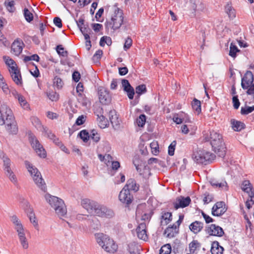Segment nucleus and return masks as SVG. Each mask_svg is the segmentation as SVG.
Returning a JSON list of instances; mask_svg holds the SVG:
<instances>
[{
	"instance_id": "nucleus-50",
	"label": "nucleus",
	"mask_w": 254,
	"mask_h": 254,
	"mask_svg": "<svg viewBox=\"0 0 254 254\" xmlns=\"http://www.w3.org/2000/svg\"><path fill=\"white\" fill-rule=\"evenodd\" d=\"M47 96L49 99L52 101H57L59 99V95L55 91L47 93Z\"/></svg>"
},
{
	"instance_id": "nucleus-52",
	"label": "nucleus",
	"mask_w": 254,
	"mask_h": 254,
	"mask_svg": "<svg viewBox=\"0 0 254 254\" xmlns=\"http://www.w3.org/2000/svg\"><path fill=\"white\" fill-rule=\"evenodd\" d=\"M27 215L30 219V222L33 223L34 226L37 225V223L36 221V218L35 217V215L32 209H30L29 210Z\"/></svg>"
},
{
	"instance_id": "nucleus-25",
	"label": "nucleus",
	"mask_w": 254,
	"mask_h": 254,
	"mask_svg": "<svg viewBox=\"0 0 254 254\" xmlns=\"http://www.w3.org/2000/svg\"><path fill=\"white\" fill-rule=\"evenodd\" d=\"M11 93L14 98L17 99L20 106L23 109H28L29 108V104L24 96L19 94L16 90L12 91Z\"/></svg>"
},
{
	"instance_id": "nucleus-11",
	"label": "nucleus",
	"mask_w": 254,
	"mask_h": 254,
	"mask_svg": "<svg viewBox=\"0 0 254 254\" xmlns=\"http://www.w3.org/2000/svg\"><path fill=\"white\" fill-rule=\"evenodd\" d=\"M91 214L101 217H111L113 216V211L96 202Z\"/></svg>"
},
{
	"instance_id": "nucleus-13",
	"label": "nucleus",
	"mask_w": 254,
	"mask_h": 254,
	"mask_svg": "<svg viewBox=\"0 0 254 254\" xmlns=\"http://www.w3.org/2000/svg\"><path fill=\"white\" fill-rule=\"evenodd\" d=\"M98 96L101 103L108 105L111 102V96L109 91L106 88L100 86L98 88Z\"/></svg>"
},
{
	"instance_id": "nucleus-30",
	"label": "nucleus",
	"mask_w": 254,
	"mask_h": 254,
	"mask_svg": "<svg viewBox=\"0 0 254 254\" xmlns=\"http://www.w3.org/2000/svg\"><path fill=\"white\" fill-rule=\"evenodd\" d=\"M223 248L219 245L217 241L212 243L211 249L212 254H223Z\"/></svg>"
},
{
	"instance_id": "nucleus-48",
	"label": "nucleus",
	"mask_w": 254,
	"mask_h": 254,
	"mask_svg": "<svg viewBox=\"0 0 254 254\" xmlns=\"http://www.w3.org/2000/svg\"><path fill=\"white\" fill-rule=\"evenodd\" d=\"M56 50L57 53L60 56L63 57H67L68 55V52L66 51H64V48L62 47V45H58L57 46Z\"/></svg>"
},
{
	"instance_id": "nucleus-24",
	"label": "nucleus",
	"mask_w": 254,
	"mask_h": 254,
	"mask_svg": "<svg viewBox=\"0 0 254 254\" xmlns=\"http://www.w3.org/2000/svg\"><path fill=\"white\" fill-rule=\"evenodd\" d=\"M241 188L242 190L249 195L250 198H254V190L249 181H244Z\"/></svg>"
},
{
	"instance_id": "nucleus-63",
	"label": "nucleus",
	"mask_w": 254,
	"mask_h": 254,
	"mask_svg": "<svg viewBox=\"0 0 254 254\" xmlns=\"http://www.w3.org/2000/svg\"><path fill=\"white\" fill-rule=\"evenodd\" d=\"M54 23L55 25L59 28H61L62 27V20L58 17L54 18Z\"/></svg>"
},
{
	"instance_id": "nucleus-2",
	"label": "nucleus",
	"mask_w": 254,
	"mask_h": 254,
	"mask_svg": "<svg viewBox=\"0 0 254 254\" xmlns=\"http://www.w3.org/2000/svg\"><path fill=\"white\" fill-rule=\"evenodd\" d=\"M206 140L209 141L213 151L218 156L224 157L226 154V148L223 139L222 135L217 131H210L209 135Z\"/></svg>"
},
{
	"instance_id": "nucleus-61",
	"label": "nucleus",
	"mask_w": 254,
	"mask_h": 254,
	"mask_svg": "<svg viewBox=\"0 0 254 254\" xmlns=\"http://www.w3.org/2000/svg\"><path fill=\"white\" fill-rule=\"evenodd\" d=\"M173 121L177 124H180L183 123V119L181 117V115H175L173 118Z\"/></svg>"
},
{
	"instance_id": "nucleus-57",
	"label": "nucleus",
	"mask_w": 254,
	"mask_h": 254,
	"mask_svg": "<svg viewBox=\"0 0 254 254\" xmlns=\"http://www.w3.org/2000/svg\"><path fill=\"white\" fill-rule=\"evenodd\" d=\"M232 103L234 109H238L240 105V101L238 99V96H234L232 98Z\"/></svg>"
},
{
	"instance_id": "nucleus-33",
	"label": "nucleus",
	"mask_w": 254,
	"mask_h": 254,
	"mask_svg": "<svg viewBox=\"0 0 254 254\" xmlns=\"http://www.w3.org/2000/svg\"><path fill=\"white\" fill-rule=\"evenodd\" d=\"M162 220L161 223L162 225H167L172 220V213L170 212H165L161 216Z\"/></svg>"
},
{
	"instance_id": "nucleus-4",
	"label": "nucleus",
	"mask_w": 254,
	"mask_h": 254,
	"mask_svg": "<svg viewBox=\"0 0 254 254\" xmlns=\"http://www.w3.org/2000/svg\"><path fill=\"white\" fill-rule=\"evenodd\" d=\"M97 243L107 252L114 253L117 251L118 246L110 237L103 233L95 235Z\"/></svg>"
},
{
	"instance_id": "nucleus-55",
	"label": "nucleus",
	"mask_w": 254,
	"mask_h": 254,
	"mask_svg": "<svg viewBox=\"0 0 254 254\" xmlns=\"http://www.w3.org/2000/svg\"><path fill=\"white\" fill-rule=\"evenodd\" d=\"M176 145V141H173L168 147V154L170 156L174 154L175 146Z\"/></svg>"
},
{
	"instance_id": "nucleus-46",
	"label": "nucleus",
	"mask_w": 254,
	"mask_h": 254,
	"mask_svg": "<svg viewBox=\"0 0 254 254\" xmlns=\"http://www.w3.org/2000/svg\"><path fill=\"white\" fill-rule=\"evenodd\" d=\"M24 15L27 22H30L33 19V14L27 8H24Z\"/></svg>"
},
{
	"instance_id": "nucleus-44",
	"label": "nucleus",
	"mask_w": 254,
	"mask_h": 254,
	"mask_svg": "<svg viewBox=\"0 0 254 254\" xmlns=\"http://www.w3.org/2000/svg\"><path fill=\"white\" fill-rule=\"evenodd\" d=\"M254 111V106L252 107H249L246 106L245 107H242L241 109V113L242 115H248Z\"/></svg>"
},
{
	"instance_id": "nucleus-40",
	"label": "nucleus",
	"mask_w": 254,
	"mask_h": 254,
	"mask_svg": "<svg viewBox=\"0 0 254 254\" xmlns=\"http://www.w3.org/2000/svg\"><path fill=\"white\" fill-rule=\"evenodd\" d=\"M171 250V246L169 244L164 245L161 248L159 254H170Z\"/></svg>"
},
{
	"instance_id": "nucleus-18",
	"label": "nucleus",
	"mask_w": 254,
	"mask_h": 254,
	"mask_svg": "<svg viewBox=\"0 0 254 254\" xmlns=\"http://www.w3.org/2000/svg\"><path fill=\"white\" fill-rule=\"evenodd\" d=\"M191 201L190 198L189 196L185 197L180 196L177 198L175 202H174V208L178 209L179 208H184L188 206Z\"/></svg>"
},
{
	"instance_id": "nucleus-45",
	"label": "nucleus",
	"mask_w": 254,
	"mask_h": 254,
	"mask_svg": "<svg viewBox=\"0 0 254 254\" xmlns=\"http://www.w3.org/2000/svg\"><path fill=\"white\" fill-rule=\"evenodd\" d=\"M105 44H106L107 45H111L112 40L109 37L103 36L101 38L100 41V45L103 47L105 46Z\"/></svg>"
},
{
	"instance_id": "nucleus-19",
	"label": "nucleus",
	"mask_w": 254,
	"mask_h": 254,
	"mask_svg": "<svg viewBox=\"0 0 254 254\" xmlns=\"http://www.w3.org/2000/svg\"><path fill=\"white\" fill-rule=\"evenodd\" d=\"M146 228V224L144 223H141L139 224L136 229L137 237L139 239L145 241H147L148 239V236Z\"/></svg>"
},
{
	"instance_id": "nucleus-23",
	"label": "nucleus",
	"mask_w": 254,
	"mask_h": 254,
	"mask_svg": "<svg viewBox=\"0 0 254 254\" xmlns=\"http://www.w3.org/2000/svg\"><path fill=\"white\" fill-rule=\"evenodd\" d=\"M45 197L47 202L49 203L54 210L59 206V202H60V200H63L58 197L53 196L49 194H46Z\"/></svg>"
},
{
	"instance_id": "nucleus-54",
	"label": "nucleus",
	"mask_w": 254,
	"mask_h": 254,
	"mask_svg": "<svg viewBox=\"0 0 254 254\" xmlns=\"http://www.w3.org/2000/svg\"><path fill=\"white\" fill-rule=\"evenodd\" d=\"M211 184L212 186L216 188L218 187L222 188L223 187H226L227 186V183L225 181L220 183L217 181H212Z\"/></svg>"
},
{
	"instance_id": "nucleus-32",
	"label": "nucleus",
	"mask_w": 254,
	"mask_h": 254,
	"mask_svg": "<svg viewBox=\"0 0 254 254\" xmlns=\"http://www.w3.org/2000/svg\"><path fill=\"white\" fill-rule=\"evenodd\" d=\"M232 127L236 131H239L245 128V124L241 122L231 120Z\"/></svg>"
},
{
	"instance_id": "nucleus-7",
	"label": "nucleus",
	"mask_w": 254,
	"mask_h": 254,
	"mask_svg": "<svg viewBox=\"0 0 254 254\" xmlns=\"http://www.w3.org/2000/svg\"><path fill=\"white\" fill-rule=\"evenodd\" d=\"M3 59L5 64L9 67V71L13 81L17 85H21L22 81L20 71L15 62L8 56H4Z\"/></svg>"
},
{
	"instance_id": "nucleus-35",
	"label": "nucleus",
	"mask_w": 254,
	"mask_h": 254,
	"mask_svg": "<svg viewBox=\"0 0 254 254\" xmlns=\"http://www.w3.org/2000/svg\"><path fill=\"white\" fill-rule=\"evenodd\" d=\"M225 12L227 14L229 17L230 19H233L236 17V11L232 7V6L228 4L225 6Z\"/></svg>"
},
{
	"instance_id": "nucleus-5",
	"label": "nucleus",
	"mask_w": 254,
	"mask_h": 254,
	"mask_svg": "<svg viewBox=\"0 0 254 254\" xmlns=\"http://www.w3.org/2000/svg\"><path fill=\"white\" fill-rule=\"evenodd\" d=\"M24 164L35 184L42 190L45 191L46 190V185L44 180L42 177L40 172L29 161H25Z\"/></svg>"
},
{
	"instance_id": "nucleus-36",
	"label": "nucleus",
	"mask_w": 254,
	"mask_h": 254,
	"mask_svg": "<svg viewBox=\"0 0 254 254\" xmlns=\"http://www.w3.org/2000/svg\"><path fill=\"white\" fill-rule=\"evenodd\" d=\"M97 120L101 128H105L108 127V121L103 115H100V117H97Z\"/></svg>"
},
{
	"instance_id": "nucleus-41",
	"label": "nucleus",
	"mask_w": 254,
	"mask_h": 254,
	"mask_svg": "<svg viewBox=\"0 0 254 254\" xmlns=\"http://www.w3.org/2000/svg\"><path fill=\"white\" fill-rule=\"evenodd\" d=\"M146 116L144 114L140 115L136 119V124L139 127H143L146 122Z\"/></svg>"
},
{
	"instance_id": "nucleus-53",
	"label": "nucleus",
	"mask_w": 254,
	"mask_h": 254,
	"mask_svg": "<svg viewBox=\"0 0 254 254\" xmlns=\"http://www.w3.org/2000/svg\"><path fill=\"white\" fill-rule=\"evenodd\" d=\"M39 57L37 54H34L30 56H25L24 58V61L27 62L30 61H35L38 62L39 60Z\"/></svg>"
},
{
	"instance_id": "nucleus-15",
	"label": "nucleus",
	"mask_w": 254,
	"mask_h": 254,
	"mask_svg": "<svg viewBox=\"0 0 254 254\" xmlns=\"http://www.w3.org/2000/svg\"><path fill=\"white\" fill-rule=\"evenodd\" d=\"M119 198L122 203L129 205L132 202L133 197L129 190L124 187L119 193Z\"/></svg>"
},
{
	"instance_id": "nucleus-12",
	"label": "nucleus",
	"mask_w": 254,
	"mask_h": 254,
	"mask_svg": "<svg viewBox=\"0 0 254 254\" xmlns=\"http://www.w3.org/2000/svg\"><path fill=\"white\" fill-rule=\"evenodd\" d=\"M139 163L140 160L138 157H136L133 159V163L140 175L144 178H148L150 175L149 167L147 165H143Z\"/></svg>"
},
{
	"instance_id": "nucleus-14",
	"label": "nucleus",
	"mask_w": 254,
	"mask_h": 254,
	"mask_svg": "<svg viewBox=\"0 0 254 254\" xmlns=\"http://www.w3.org/2000/svg\"><path fill=\"white\" fill-rule=\"evenodd\" d=\"M205 231L209 235L213 236L220 237L224 234L223 229L215 224H211L207 226L206 227Z\"/></svg>"
},
{
	"instance_id": "nucleus-34",
	"label": "nucleus",
	"mask_w": 254,
	"mask_h": 254,
	"mask_svg": "<svg viewBox=\"0 0 254 254\" xmlns=\"http://www.w3.org/2000/svg\"><path fill=\"white\" fill-rule=\"evenodd\" d=\"M109 117L110 121L112 124L113 126L114 125H118V117H117V115L116 112L114 110H111L109 113Z\"/></svg>"
},
{
	"instance_id": "nucleus-58",
	"label": "nucleus",
	"mask_w": 254,
	"mask_h": 254,
	"mask_svg": "<svg viewBox=\"0 0 254 254\" xmlns=\"http://www.w3.org/2000/svg\"><path fill=\"white\" fill-rule=\"evenodd\" d=\"M6 8L10 12H13L14 10V5L15 4L14 1L11 0L7 2H5Z\"/></svg>"
},
{
	"instance_id": "nucleus-42",
	"label": "nucleus",
	"mask_w": 254,
	"mask_h": 254,
	"mask_svg": "<svg viewBox=\"0 0 254 254\" xmlns=\"http://www.w3.org/2000/svg\"><path fill=\"white\" fill-rule=\"evenodd\" d=\"M192 107L197 113L201 112V103L200 102L194 99L192 102Z\"/></svg>"
},
{
	"instance_id": "nucleus-8",
	"label": "nucleus",
	"mask_w": 254,
	"mask_h": 254,
	"mask_svg": "<svg viewBox=\"0 0 254 254\" xmlns=\"http://www.w3.org/2000/svg\"><path fill=\"white\" fill-rule=\"evenodd\" d=\"M215 155L204 150H199L194 152L192 158L197 163L206 164L211 162L215 158Z\"/></svg>"
},
{
	"instance_id": "nucleus-10",
	"label": "nucleus",
	"mask_w": 254,
	"mask_h": 254,
	"mask_svg": "<svg viewBox=\"0 0 254 254\" xmlns=\"http://www.w3.org/2000/svg\"><path fill=\"white\" fill-rule=\"evenodd\" d=\"M29 140L33 149L37 154L41 158L46 157V151L36 136L32 133L29 134Z\"/></svg>"
},
{
	"instance_id": "nucleus-62",
	"label": "nucleus",
	"mask_w": 254,
	"mask_h": 254,
	"mask_svg": "<svg viewBox=\"0 0 254 254\" xmlns=\"http://www.w3.org/2000/svg\"><path fill=\"white\" fill-rule=\"evenodd\" d=\"M131 45H132V40L131 38L128 37L125 41V43L124 44V49L125 50L128 49L131 47Z\"/></svg>"
},
{
	"instance_id": "nucleus-59",
	"label": "nucleus",
	"mask_w": 254,
	"mask_h": 254,
	"mask_svg": "<svg viewBox=\"0 0 254 254\" xmlns=\"http://www.w3.org/2000/svg\"><path fill=\"white\" fill-rule=\"evenodd\" d=\"M102 54L103 52L102 50L97 51L93 56V60L95 62L98 61V60L101 58Z\"/></svg>"
},
{
	"instance_id": "nucleus-20",
	"label": "nucleus",
	"mask_w": 254,
	"mask_h": 254,
	"mask_svg": "<svg viewBox=\"0 0 254 254\" xmlns=\"http://www.w3.org/2000/svg\"><path fill=\"white\" fill-rule=\"evenodd\" d=\"M23 46L24 43L21 40H15L11 45V53L15 56H19L22 51Z\"/></svg>"
},
{
	"instance_id": "nucleus-29",
	"label": "nucleus",
	"mask_w": 254,
	"mask_h": 254,
	"mask_svg": "<svg viewBox=\"0 0 254 254\" xmlns=\"http://www.w3.org/2000/svg\"><path fill=\"white\" fill-rule=\"evenodd\" d=\"M129 191L130 190L137 191L139 189V186L136 184L135 181L133 179H130L127 180L126 185L124 187Z\"/></svg>"
},
{
	"instance_id": "nucleus-17",
	"label": "nucleus",
	"mask_w": 254,
	"mask_h": 254,
	"mask_svg": "<svg viewBox=\"0 0 254 254\" xmlns=\"http://www.w3.org/2000/svg\"><path fill=\"white\" fill-rule=\"evenodd\" d=\"M254 81V76L251 71H247L242 78L241 86L243 89H246L251 86Z\"/></svg>"
},
{
	"instance_id": "nucleus-47",
	"label": "nucleus",
	"mask_w": 254,
	"mask_h": 254,
	"mask_svg": "<svg viewBox=\"0 0 254 254\" xmlns=\"http://www.w3.org/2000/svg\"><path fill=\"white\" fill-rule=\"evenodd\" d=\"M199 247V243L195 240L192 241L189 245L190 251V253H194L197 248Z\"/></svg>"
},
{
	"instance_id": "nucleus-21",
	"label": "nucleus",
	"mask_w": 254,
	"mask_h": 254,
	"mask_svg": "<svg viewBox=\"0 0 254 254\" xmlns=\"http://www.w3.org/2000/svg\"><path fill=\"white\" fill-rule=\"evenodd\" d=\"M59 205L54 210L57 215L60 218L65 216L67 214L66 206L64 200H60L59 202Z\"/></svg>"
},
{
	"instance_id": "nucleus-31",
	"label": "nucleus",
	"mask_w": 254,
	"mask_h": 254,
	"mask_svg": "<svg viewBox=\"0 0 254 254\" xmlns=\"http://www.w3.org/2000/svg\"><path fill=\"white\" fill-rule=\"evenodd\" d=\"M0 88L1 89L4 94L6 95L9 94L10 92L8 85L1 74L0 75Z\"/></svg>"
},
{
	"instance_id": "nucleus-39",
	"label": "nucleus",
	"mask_w": 254,
	"mask_h": 254,
	"mask_svg": "<svg viewBox=\"0 0 254 254\" xmlns=\"http://www.w3.org/2000/svg\"><path fill=\"white\" fill-rule=\"evenodd\" d=\"M239 52L240 50L238 49L237 47L232 43L230 46L229 56L235 58L236 57V53Z\"/></svg>"
},
{
	"instance_id": "nucleus-38",
	"label": "nucleus",
	"mask_w": 254,
	"mask_h": 254,
	"mask_svg": "<svg viewBox=\"0 0 254 254\" xmlns=\"http://www.w3.org/2000/svg\"><path fill=\"white\" fill-rule=\"evenodd\" d=\"M64 85V82L61 78L58 76L55 77L53 79V86L57 89H61Z\"/></svg>"
},
{
	"instance_id": "nucleus-51",
	"label": "nucleus",
	"mask_w": 254,
	"mask_h": 254,
	"mask_svg": "<svg viewBox=\"0 0 254 254\" xmlns=\"http://www.w3.org/2000/svg\"><path fill=\"white\" fill-rule=\"evenodd\" d=\"M90 137L93 141L96 142H98L100 139V135L95 130H92L91 131Z\"/></svg>"
},
{
	"instance_id": "nucleus-64",
	"label": "nucleus",
	"mask_w": 254,
	"mask_h": 254,
	"mask_svg": "<svg viewBox=\"0 0 254 254\" xmlns=\"http://www.w3.org/2000/svg\"><path fill=\"white\" fill-rule=\"evenodd\" d=\"M247 89V93L248 95H252L254 98V83L250 86Z\"/></svg>"
},
{
	"instance_id": "nucleus-6",
	"label": "nucleus",
	"mask_w": 254,
	"mask_h": 254,
	"mask_svg": "<svg viewBox=\"0 0 254 254\" xmlns=\"http://www.w3.org/2000/svg\"><path fill=\"white\" fill-rule=\"evenodd\" d=\"M3 161V169L5 176L15 186L18 185V179L11 169L12 162L10 159L3 153L0 155Z\"/></svg>"
},
{
	"instance_id": "nucleus-9",
	"label": "nucleus",
	"mask_w": 254,
	"mask_h": 254,
	"mask_svg": "<svg viewBox=\"0 0 254 254\" xmlns=\"http://www.w3.org/2000/svg\"><path fill=\"white\" fill-rule=\"evenodd\" d=\"M124 17L122 10L116 8L111 20L107 22V26L114 30L119 29L123 23Z\"/></svg>"
},
{
	"instance_id": "nucleus-60",
	"label": "nucleus",
	"mask_w": 254,
	"mask_h": 254,
	"mask_svg": "<svg viewBox=\"0 0 254 254\" xmlns=\"http://www.w3.org/2000/svg\"><path fill=\"white\" fill-rule=\"evenodd\" d=\"M212 199L213 197L212 195L209 193H205L203 201L204 204H208L212 200Z\"/></svg>"
},
{
	"instance_id": "nucleus-1",
	"label": "nucleus",
	"mask_w": 254,
	"mask_h": 254,
	"mask_svg": "<svg viewBox=\"0 0 254 254\" xmlns=\"http://www.w3.org/2000/svg\"><path fill=\"white\" fill-rule=\"evenodd\" d=\"M0 125H5L6 130L12 134H16L18 132V126L13 113L5 104L0 106Z\"/></svg>"
},
{
	"instance_id": "nucleus-26",
	"label": "nucleus",
	"mask_w": 254,
	"mask_h": 254,
	"mask_svg": "<svg viewBox=\"0 0 254 254\" xmlns=\"http://www.w3.org/2000/svg\"><path fill=\"white\" fill-rule=\"evenodd\" d=\"M96 202L88 198H83L81 200V205L88 213L91 214Z\"/></svg>"
},
{
	"instance_id": "nucleus-37",
	"label": "nucleus",
	"mask_w": 254,
	"mask_h": 254,
	"mask_svg": "<svg viewBox=\"0 0 254 254\" xmlns=\"http://www.w3.org/2000/svg\"><path fill=\"white\" fill-rule=\"evenodd\" d=\"M98 156L101 161L104 162L107 165L108 163L112 162L113 159L112 157L110 154H105V155L98 154Z\"/></svg>"
},
{
	"instance_id": "nucleus-56",
	"label": "nucleus",
	"mask_w": 254,
	"mask_h": 254,
	"mask_svg": "<svg viewBox=\"0 0 254 254\" xmlns=\"http://www.w3.org/2000/svg\"><path fill=\"white\" fill-rule=\"evenodd\" d=\"M150 146L154 154L156 155L159 152V146L156 142H152L150 143Z\"/></svg>"
},
{
	"instance_id": "nucleus-22",
	"label": "nucleus",
	"mask_w": 254,
	"mask_h": 254,
	"mask_svg": "<svg viewBox=\"0 0 254 254\" xmlns=\"http://www.w3.org/2000/svg\"><path fill=\"white\" fill-rule=\"evenodd\" d=\"M122 84L124 90L127 93L129 99H132L134 94V90L133 88L130 85L127 79H123Z\"/></svg>"
},
{
	"instance_id": "nucleus-49",
	"label": "nucleus",
	"mask_w": 254,
	"mask_h": 254,
	"mask_svg": "<svg viewBox=\"0 0 254 254\" xmlns=\"http://www.w3.org/2000/svg\"><path fill=\"white\" fill-rule=\"evenodd\" d=\"M136 93L139 96L146 92V88L144 84H141L137 86L135 89Z\"/></svg>"
},
{
	"instance_id": "nucleus-28",
	"label": "nucleus",
	"mask_w": 254,
	"mask_h": 254,
	"mask_svg": "<svg viewBox=\"0 0 254 254\" xmlns=\"http://www.w3.org/2000/svg\"><path fill=\"white\" fill-rule=\"evenodd\" d=\"M203 227V223L200 221H195L189 226V228L194 234L199 233Z\"/></svg>"
},
{
	"instance_id": "nucleus-16",
	"label": "nucleus",
	"mask_w": 254,
	"mask_h": 254,
	"mask_svg": "<svg viewBox=\"0 0 254 254\" xmlns=\"http://www.w3.org/2000/svg\"><path fill=\"white\" fill-rule=\"evenodd\" d=\"M225 203L219 201L216 203L212 208V214L213 216H220L223 214L226 211Z\"/></svg>"
},
{
	"instance_id": "nucleus-43",
	"label": "nucleus",
	"mask_w": 254,
	"mask_h": 254,
	"mask_svg": "<svg viewBox=\"0 0 254 254\" xmlns=\"http://www.w3.org/2000/svg\"><path fill=\"white\" fill-rule=\"evenodd\" d=\"M78 136L85 142H87L90 138L88 132L86 130H81L79 133Z\"/></svg>"
},
{
	"instance_id": "nucleus-3",
	"label": "nucleus",
	"mask_w": 254,
	"mask_h": 254,
	"mask_svg": "<svg viewBox=\"0 0 254 254\" xmlns=\"http://www.w3.org/2000/svg\"><path fill=\"white\" fill-rule=\"evenodd\" d=\"M13 228L18 237L20 245L23 249L26 250L29 248V242L26 236V230L22 224L20 219L16 216L12 215L10 217Z\"/></svg>"
},
{
	"instance_id": "nucleus-27",
	"label": "nucleus",
	"mask_w": 254,
	"mask_h": 254,
	"mask_svg": "<svg viewBox=\"0 0 254 254\" xmlns=\"http://www.w3.org/2000/svg\"><path fill=\"white\" fill-rule=\"evenodd\" d=\"M179 229L177 228L176 224H173L169 226L165 230L164 234L166 235L167 237L169 238H173L178 233Z\"/></svg>"
}]
</instances>
